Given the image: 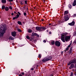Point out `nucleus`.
I'll use <instances>...</instances> for the list:
<instances>
[{"mask_svg": "<svg viewBox=\"0 0 76 76\" xmlns=\"http://www.w3.org/2000/svg\"><path fill=\"white\" fill-rule=\"evenodd\" d=\"M6 29L7 28L4 26L0 28V37H2L3 36L4 33H6Z\"/></svg>", "mask_w": 76, "mask_h": 76, "instance_id": "nucleus-1", "label": "nucleus"}, {"mask_svg": "<svg viewBox=\"0 0 76 76\" xmlns=\"http://www.w3.org/2000/svg\"><path fill=\"white\" fill-rule=\"evenodd\" d=\"M52 58V57L51 56H47L46 58H45L42 60L43 62H44L45 61H48L50 60H51Z\"/></svg>", "mask_w": 76, "mask_h": 76, "instance_id": "nucleus-2", "label": "nucleus"}, {"mask_svg": "<svg viewBox=\"0 0 76 76\" xmlns=\"http://www.w3.org/2000/svg\"><path fill=\"white\" fill-rule=\"evenodd\" d=\"M67 35V33H65L63 34L61 36V39L64 42H65V40H64V36Z\"/></svg>", "mask_w": 76, "mask_h": 76, "instance_id": "nucleus-3", "label": "nucleus"}, {"mask_svg": "<svg viewBox=\"0 0 76 76\" xmlns=\"http://www.w3.org/2000/svg\"><path fill=\"white\" fill-rule=\"evenodd\" d=\"M71 63H75V64L76 63V59L75 58L73 60L69 62V64H68L69 65L71 64Z\"/></svg>", "mask_w": 76, "mask_h": 76, "instance_id": "nucleus-4", "label": "nucleus"}, {"mask_svg": "<svg viewBox=\"0 0 76 76\" xmlns=\"http://www.w3.org/2000/svg\"><path fill=\"white\" fill-rule=\"evenodd\" d=\"M70 39V36H66L65 37V39L66 41H69V39Z\"/></svg>", "mask_w": 76, "mask_h": 76, "instance_id": "nucleus-5", "label": "nucleus"}, {"mask_svg": "<svg viewBox=\"0 0 76 76\" xmlns=\"http://www.w3.org/2000/svg\"><path fill=\"white\" fill-rule=\"evenodd\" d=\"M56 45L57 46V47H60V42L59 41H57L55 42Z\"/></svg>", "mask_w": 76, "mask_h": 76, "instance_id": "nucleus-6", "label": "nucleus"}, {"mask_svg": "<svg viewBox=\"0 0 76 76\" xmlns=\"http://www.w3.org/2000/svg\"><path fill=\"white\" fill-rule=\"evenodd\" d=\"M64 18V20L65 21H67V20L69 19V18L68 17V15L65 16Z\"/></svg>", "mask_w": 76, "mask_h": 76, "instance_id": "nucleus-7", "label": "nucleus"}, {"mask_svg": "<svg viewBox=\"0 0 76 76\" xmlns=\"http://www.w3.org/2000/svg\"><path fill=\"white\" fill-rule=\"evenodd\" d=\"M75 22L73 21L72 23H69L68 25H70V26H73V25H75Z\"/></svg>", "mask_w": 76, "mask_h": 76, "instance_id": "nucleus-8", "label": "nucleus"}, {"mask_svg": "<svg viewBox=\"0 0 76 76\" xmlns=\"http://www.w3.org/2000/svg\"><path fill=\"white\" fill-rule=\"evenodd\" d=\"M41 27L37 26L36 27V29L37 31H41Z\"/></svg>", "mask_w": 76, "mask_h": 76, "instance_id": "nucleus-9", "label": "nucleus"}, {"mask_svg": "<svg viewBox=\"0 0 76 76\" xmlns=\"http://www.w3.org/2000/svg\"><path fill=\"white\" fill-rule=\"evenodd\" d=\"M16 33L15 31L12 32V36L13 37H15L16 36Z\"/></svg>", "mask_w": 76, "mask_h": 76, "instance_id": "nucleus-10", "label": "nucleus"}, {"mask_svg": "<svg viewBox=\"0 0 76 76\" xmlns=\"http://www.w3.org/2000/svg\"><path fill=\"white\" fill-rule=\"evenodd\" d=\"M46 29L45 27H41V30L40 31H43Z\"/></svg>", "mask_w": 76, "mask_h": 76, "instance_id": "nucleus-11", "label": "nucleus"}, {"mask_svg": "<svg viewBox=\"0 0 76 76\" xmlns=\"http://www.w3.org/2000/svg\"><path fill=\"white\" fill-rule=\"evenodd\" d=\"M35 35V36L37 35V34L36 33H32V35H31V37H33V36H34Z\"/></svg>", "mask_w": 76, "mask_h": 76, "instance_id": "nucleus-12", "label": "nucleus"}, {"mask_svg": "<svg viewBox=\"0 0 76 76\" xmlns=\"http://www.w3.org/2000/svg\"><path fill=\"white\" fill-rule=\"evenodd\" d=\"M76 5V1L74 0V2L73 3V6H75Z\"/></svg>", "mask_w": 76, "mask_h": 76, "instance_id": "nucleus-13", "label": "nucleus"}, {"mask_svg": "<svg viewBox=\"0 0 76 76\" xmlns=\"http://www.w3.org/2000/svg\"><path fill=\"white\" fill-rule=\"evenodd\" d=\"M74 67V65L73 64H72L70 66V67H69V69H71Z\"/></svg>", "mask_w": 76, "mask_h": 76, "instance_id": "nucleus-14", "label": "nucleus"}, {"mask_svg": "<svg viewBox=\"0 0 76 76\" xmlns=\"http://www.w3.org/2000/svg\"><path fill=\"white\" fill-rule=\"evenodd\" d=\"M72 47H71L70 48V50H69V54H71V53H72Z\"/></svg>", "mask_w": 76, "mask_h": 76, "instance_id": "nucleus-15", "label": "nucleus"}, {"mask_svg": "<svg viewBox=\"0 0 76 76\" xmlns=\"http://www.w3.org/2000/svg\"><path fill=\"white\" fill-rule=\"evenodd\" d=\"M9 39L10 40V39H11V40H13V39H14V38L12 37V36H10L9 37Z\"/></svg>", "mask_w": 76, "mask_h": 76, "instance_id": "nucleus-16", "label": "nucleus"}, {"mask_svg": "<svg viewBox=\"0 0 76 76\" xmlns=\"http://www.w3.org/2000/svg\"><path fill=\"white\" fill-rule=\"evenodd\" d=\"M1 1L2 3H6V0H2Z\"/></svg>", "mask_w": 76, "mask_h": 76, "instance_id": "nucleus-17", "label": "nucleus"}, {"mask_svg": "<svg viewBox=\"0 0 76 76\" xmlns=\"http://www.w3.org/2000/svg\"><path fill=\"white\" fill-rule=\"evenodd\" d=\"M5 10L6 11H8V10H9V7H6L5 8Z\"/></svg>", "mask_w": 76, "mask_h": 76, "instance_id": "nucleus-18", "label": "nucleus"}, {"mask_svg": "<svg viewBox=\"0 0 76 76\" xmlns=\"http://www.w3.org/2000/svg\"><path fill=\"white\" fill-rule=\"evenodd\" d=\"M68 12L67 11H65L64 14V15H67V14H68Z\"/></svg>", "mask_w": 76, "mask_h": 76, "instance_id": "nucleus-19", "label": "nucleus"}, {"mask_svg": "<svg viewBox=\"0 0 76 76\" xmlns=\"http://www.w3.org/2000/svg\"><path fill=\"white\" fill-rule=\"evenodd\" d=\"M28 33H31L32 32V30L31 29H29L28 30Z\"/></svg>", "mask_w": 76, "mask_h": 76, "instance_id": "nucleus-20", "label": "nucleus"}, {"mask_svg": "<svg viewBox=\"0 0 76 76\" xmlns=\"http://www.w3.org/2000/svg\"><path fill=\"white\" fill-rule=\"evenodd\" d=\"M18 23L19 25H22V23H21L20 21H18Z\"/></svg>", "mask_w": 76, "mask_h": 76, "instance_id": "nucleus-21", "label": "nucleus"}, {"mask_svg": "<svg viewBox=\"0 0 76 76\" xmlns=\"http://www.w3.org/2000/svg\"><path fill=\"white\" fill-rule=\"evenodd\" d=\"M70 45H69L67 47V48H66V50H69V47H70Z\"/></svg>", "mask_w": 76, "mask_h": 76, "instance_id": "nucleus-22", "label": "nucleus"}, {"mask_svg": "<svg viewBox=\"0 0 76 76\" xmlns=\"http://www.w3.org/2000/svg\"><path fill=\"white\" fill-rule=\"evenodd\" d=\"M26 38L27 39H30V37H29L28 36H27L26 37Z\"/></svg>", "mask_w": 76, "mask_h": 76, "instance_id": "nucleus-23", "label": "nucleus"}, {"mask_svg": "<svg viewBox=\"0 0 76 76\" xmlns=\"http://www.w3.org/2000/svg\"><path fill=\"white\" fill-rule=\"evenodd\" d=\"M51 44L52 45H54V41H52L51 42Z\"/></svg>", "mask_w": 76, "mask_h": 76, "instance_id": "nucleus-24", "label": "nucleus"}, {"mask_svg": "<svg viewBox=\"0 0 76 76\" xmlns=\"http://www.w3.org/2000/svg\"><path fill=\"white\" fill-rule=\"evenodd\" d=\"M5 6H2V9L3 10V9H5Z\"/></svg>", "mask_w": 76, "mask_h": 76, "instance_id": "nucleus-25", "label": "nucleus"}, {"mask_svg": "<svg viewBox=\"0 0 76 76\" xmlns=\"http://www.w3.org/2000/svg\"><path fill=\"white\" fill-rule=\"evenodd\" d=\"M17 31H18V32H21L22 31H21V30L19 28H18L17 29Z\"/></svg>", "mask_w": 76, "mask_h": 76, "instance_id": "nucleus-26", "label": "nucleus"}, {"mask_svg": "<svg viewBox=\"0 0 76 76\" xmlns=\"http://www.w3.org/2000/svg\"><path fill=\"white\" fill-rule=\"evenodd\" d=\"M68 6L69 8H71V7H72V5H71L70 4H69Z\"/></svg>", "mask_w": 76, "mask_h": 76, "instance_id": "nucleus-27", "label": "nucleus"}, {"mask_svg": "<svg viewBox=\"0 0 76 76\" xmlns=\"http://www.w3.org/2000/svg\"><path fill=\"white\" fill-rule=\"evenodd\" d=\"M35 66H34L33 68H32L31 69V70H34V68L35 69Z\"/></svg>", "mask_w": 76, "mask_h": 76, "instance_id": "nucleus-28", "label": "nucleus"}, {"mask_svg": "<svg viewBox=\"0 0 76 76\" xmlns=\"http://www.w3.org/2000/svg\"><path fill=\"white\" fill-rule=\"evenodd\" d=\"M9 8L11 10H12V7L11 6L9 7Z\"/></svg>", "mask_w": 76, "mask_h": 76, "instance_id": "nucleus-29", "label": "nucleus"}, {"mask_svg": "<svg viewBox=\"0 0 76 76\" xmlns=\"http://www.w3.org/2000/svg\"><path fill=\"white\" fill-rule=\"evenodd\" d=\"M18 19L16 17L13 18V20H15V19Z\"/></svg>", "mask_w": 76, "mask_h": 76, "instance_id": "nucleus-30", "label": "nucleus"}, {"mask_svg": "<svg viewBox=\"0 0 76 76\" xmlns=\"http://www.w3.org/2000/svg\"><path fill=\"white\" fill-rule=\"evenodd\" d=\"M16 17L18 18H19V15L17 14V17Z\"/></svg>", "mask_w": 76, "mask_h": 76, "instance_id": "nucleus-31", "label": "nucleus"}, {"mask_svg": "<svg viewBox=\"0 0 76 76\" xmlns=\"http://www.w3.org/2000/svg\"><path fill=\"white\" fill-rule=\"evenodd\" d=\"M39 58H41V55L39 54Z\"/></svg>", "mask_w": 76, "mask_h": 76, "instance_id": "nucleus-32", "label": "nucleus"}, {"mask_svg": "<svg viewBox=\"0 0 76 76\" xmlns=\"http://www.w3.org/2000/svg\"><path fill=\"white\" fill-rule=\"evenodd\" d=\"M73 72H71L70 76H73Z\"/></svg>", "mask_w": 76, "mask_h": 76, "instance_id": "nucleus-33", "label": "nucleus"}, {"mask_svg": "<svg viewBox=\"0 0 76 76\" xmlns=\"http://www.w3.org/2000/svg\"><path fill=\"white\" fill-rule=\"evenodd\" d=\"M24 16H26V12H24Z\"/></svg>", "mask_w": 76, "mask_h": 76, "instance_id": "nucleus-34", "label": "nucleus"}, {"mask_svg": "<svg viewBox=\"0 0 76 76\" xmlns=\"http://www.w3.org/2000/svg\"><path fill=\"white\" fill-rule=\"evenodd\" d=\"M74 35L75 36L76 35V31L74 33Z\"/></svg>", "mask_w": 76, "mask_h": 76, "instance_id": "nucleus-35", "label": "nucleus"}, {"mask_svg": "<svg viewBox=\"0 0 76 76\" xmlns=\"http://www.w3.org/2000/svg\"><path fill=\"white\" fill-rule=\"evenodd\" d=\"M25 4H27V1H25Z\"/></svg>", "mask_w": 76, "mask_h": 76, "instance_id": "nucleus-36", "label": "nucleus"}, {"mask_svg": "<svg viewBox=\"0 0 76 76\" xmlns=\"http://www.w3.org/2000/svg\"><path fill=\"white\" fill-rule=\"evenodd\" d=\"M73 16H74V17H75V16H76V14H74Z\"/></svg>", "mask_w": 76, "mask_h": 76, "instance_id": "nucleus-37", "label": "nucleus"}, {"mask_svg": "<svg viewBox=\"0 0 76 76\" xmlns=\"http://www.w3.org/2000/svg\"><path fill=\"white\" fill-rule=\"evenodd\" d=\"M20 4H23V3H22V1H21L20 2Z\"/></svg>", "mask_w": 76, "mask_h": 76, "instance_id": "nucleus-38", "label": "nucleus"}, {"mask_svg": "<svg viewBox=\"0 0 76 76\" xmlns=\"http://www.w3.org/2000/svg\"><path fill=\"white\" fill-rule=\"evenodd\" d=\"M18 13L19 15H20V13L19 12H18Z\"/></svg>", "mask_w": 76, "mask_h": 76, "instance_id": "nucleus-39", "label": "nucleus"}, {"mask_svg": "<svg viewBox=\"0 0 76 76\" xmlns=\"http://www.w3.org/2000/svg\"><path fill=\"white\" fill-rule=\"evenodd\" d=\"M9 1H10V2L13 1V0H9Z\"/></svg>", "mask_w": 76, "mask_h": 76, "instance_id": "nucleus-40", "label": "nucleus"}, {"mask_svg": "<svg viewBox=\"0 0 76 76\" xmlns=\"http://www.w3.org/2000/svg\"><path fill=\"white\" fill-rule=\"evenodd\" d=\"M74 67L75 68H76V63L75 64V66H74Z\"/></svg>", "mask_w": 76, "mask_h": 76, "instance_id": "nucleus-41", "label": "nucleus"}, {"mask_svg": "<svg viewBox=\"0 0 76 76\" xmlns=\"http://www.w3.org/2000/svg\"><path fill=\"white\" fill-rule=\"evenodd\" d=\"M43 42H44L45 43V42H46V40H44L43 41Z\"/></svg>", "mask_w": 76, "mask_h": 76, "instance_id": "nucleus-42", "label": "nucleus"}, {"mask_svg": "<svg viewBox=\"0 0 76 76\" xmlns=\"http://www.w3.org/2000/svg\"><path fill=\"white\" fill-rule=\"evenodd\" d=\"M37 35V37H39V35Z\"/></svg>", "mask_w": 76, "mask_h": 76, "instance_id": "nucleus-43", "label": "nucleus"}, {"mask_svg": "<svg viewBox=\"0 0 76 76\" xmlns=\"http://www.w3.org/2000/svg\"><path fill=\"white\" fill-rule=\"evenodd\" d=\"M12 45H15V43H12Z\"/></svg>", "mask_w": 76, "mask_h": 76, "instance_id": "nucleus-44", "label": "nucleus"}, {"mask_svg": "<svg viewBox=\"0 0 76 76\" xmlns=\"http://www.w3.org/2000/svg\"><path fill=\"white\" fill-rule=\"evenodd\" d=\"M75 75H76V69H75Z\"/></svg>", "mask_w": 76, "mask_h": 76, "instance_id": "nucleus-45", "label": "nucleus"}, {"mask_svg": "<svg viewBox=\"0 0 76 76\" xmlns=\"http://www.w3.org/2000/svg\"><path fill=\"white\" fill-rule=\"evenodd\" d=\"M74 42H75V44H76V40Z\"/></svg>", "mask_w": 76, "mask_h": 76, "instance_id": "nucleus-46", "label": "nucleus"}, {"mask_svg": "<svg viewBox=\"0 0 76 76\" xmlns=\"http://www.w3.org/2000/svg\"><path fill=\"white\" fill-rule=\"evenodd\" d=\"M24 73L23 72L22 73V75H24Z\"/></svg>", "mask_w": 76, "mask_h": 76, "instance_id": "nucleus-47", "label": "nucleus"}, {"mask_svg": "<svg viewBox=\"0 0 76 76\" xmlns=\"http://www.w3.org/2000/svg\"><path fill=\"white\" fill-rule=\"evenodd\" d=\"M13 15H14V13H12V16H13Z\"/></svg>", "mask_w": 76, "mask_h": 76, "instance_id": "nucleus-48", "label": "nucleus"}, {"mask_svg": "<svg viewBox=\"0 0 76 76\" xmlns=\"http://www.w3.org/2000/svg\"><path fill=\"white\" fill-rule=\"evenodd\" d=\"M61 54H62L63 53V51L61 52Z\"/></svg>", "mask_w": 76, "mask_h": 76, "instance_id": "nucleus-49", "label": "nucleus"}, {"mask_svg": "<svg viewBox=\"0 0 76 76\" xmlns=\"http://www.w3.org/2000/svg\"><path fill=\"white\" fill-rule=\"evenodd\" d=\"M50 76H53V75H50Z\"/></svg>", "mask_w": 76, "mask_h": 76, "instance_id": "nucleus-50", "label": "nucleus"}, {"mask_svg": "<svg viewBox=\"0 0 76 76\" xmlns=\"http://www.w3.org/2000/svg\"><path fill=\"white\" fill-rule=\"evenodd\" d=\"M28 76H31V75L30 74H29Z\"/></svg>", "mask_w": 76, "mask_h": 76, "instance_id": "nucleus-51", "label": "nucleus"}, {"mask_svg": "<svg viewBox=\"0 0 76 76\" xmlns=\"http://www.w3.org/2000/svg\"><path fill=\"white\" fill-rule=\"evenodd\" d=\"M51 25V23L49 24V25Z\"/></svg>", "mask_w": 76, "mask_h": 76, "instance_id": "nucleus-52", "label": "nucleus"}, {"mask_svg": "<svg viewBox=\"0 0 76 76\" xmlns=\"http://www.w3.org/2000/svg\"><path fill=\"white\" fill-rule=\"evenodd\" d=\"M71 44H72V42H71L70 44L69 45H71Z\"/></svg>", "mask_w": 76, "mask_h": 76, "instance_id": "nucleus-53", "label": "nucleus"}, {"mask_svg": "<svg viewBox=\"0 0 76 76\" xmlns=\"http://www.w3.org/2000/svg\"><path fill=\"white\" fill-rule=\"evenodd\" d=\"M27 10H28V8H27Z\"/></svg>", "mask_w": 76, "mask_h": 76, "instance_id": "nucleus-54", "label": "nucleus"}, {"mask_svg": "<svg viewBox=\"0 0 76 76\" xmlns=\"http://www.w3.org/2000/svg\"><path fill=\"white\" fill-rule=\"evenodd\" d=\"M42 21H44V20H42Z\"/></svg>", "mask_w": 76, "mask_h": 76, "instance_id": "nucleus-55", "label": "nucleus"}, {"mask_svg": "<svg viewBox=\"0 0 76 76\" xmlns=\"http://www.w3.org/2000/svg\"><path fill=\"white\" fill-rule=\"evenodd\" d=\"M49 34H51V32H50Z\"/></svg>", "mask_w": 76, "mask_h": 76, "instance_id": "nucleus-56", "label": "nucleus"}, {"mask_svg": "<svg viewBox=\"0 0 76 76\" xmlns=\"http://www.w3.org/2000/svg\"><path fill=\"white\" fill-rule=\"evenodd\" d=\"M14 13H16V12H14Z\"/></svg>", "mask_w": 76, "mask_h": 76, "instance_id": "nucleus-57", "label": "nucleus"}, {"mask_svg": "<svg viewBox=\"0 0 76 76\" xmlns=\"http://www.w3.org/2000/svg\"><path fill=\"white\" fill-rule=\"evenodd\" d=\"M34 9H35V7H34Z\"/></svg>", "mask_w": 76, "mask_h": 76, "instance_id": "nucleus-58", "label": "nucleus"}, {"mask_svg": "<svg viewBox=\"0 0 76 76\" xmlns=\"http://www.w3.org/2000/svg\"><path fill=\"white\" fill-rule=\"evenodd\" d=\"M37 66V67H38V66Z\"/></svg>", "mask_w": 76, "mask_h": 76, "instance_id": "nucleus-59", "label": "nucleus"}, {"mask_svg": "<svg viewBox=\"0 0 76 76\" xmlns=\"http://www.w3.org/2000/svg\"><path fill=\"white\" fill-rule=\"evenodd\" d=\"M73 71H74V70H73Z\"/></svg>", "mask_w": 76, "mask_h": 76, "instance_id": "nucleus-60", "label": "nucleus"}]
</instances>
